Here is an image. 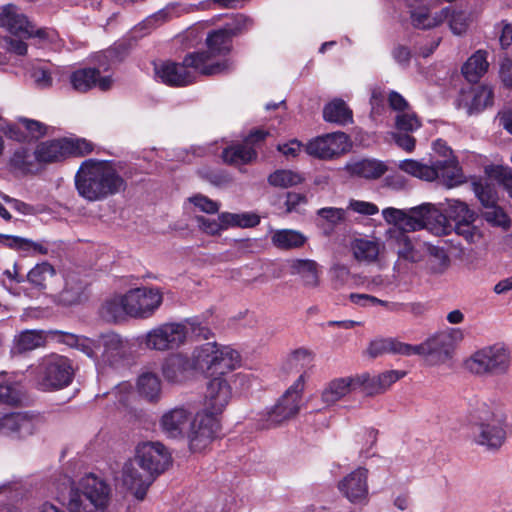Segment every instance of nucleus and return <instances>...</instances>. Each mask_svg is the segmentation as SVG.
<instances>
[{
    "label": "nucleus",
    "mask_w": 512,
    "mask_h": 512,
    "mask_svg": "<svg viewBox=\"0 0 512 512\" xmlns=\"http://www.w3.org/2000/svg\"><path fill=\"white\" fill-rule=\"evenodd\" d=\"M447 215L430 203H424L410 209H397L388 207L382 210L384 220L391 225L398 226L404 231H418L427 229L432 234L447 235L452 226L449 219L455 224L463 221H474V213L468 206L459 200H449L446 209Z\"/></svg>",
    "instance_id": "nucleus-1"
},
{
    "label": "nucleus",
    "mask_w": 512,
    "mask_h": 512,
    "mask_svg": "<svg viewBox=\"0 0 512 512\" xmlns=\"http://www.w3.org/2000/svg\"><path fill=\"white\" fill-rule=\"evenodd\" d=\"M161 432L171 439L186 438L192 452L205 450L216 437L220 424L207 412H193L185 406L166 410L159 420Z\"/></svg>",
    "instance_id": "nucleus-2"
},
{
    "label": "nucleus",
    "mask_w": 512,
    "mask_h": 512,
    "mask_svg": "<svg viewBox=\"0 0 512 512\" xmlns=\"http://www.w3.org/2000/svg\"><path fill=\"white\" fill-rule=\"evenodd\" d=\"M75 188L78 195L88 202H98L125 191L127 182L119 164L87 159L77 170Z\"/></svg>",
    "instance_id": "nucleus-3"
},
{
    "label": "nucleus",
    "mask_w": 512,
    "mask_h": 512,
    "mask_svg": "<svg viewBox=\"0 0 512 512\" xmlns=\"http://www.w3.org/2000/svg\"><path fill=\"white\" fill-rule=\"evenodd\" d=\"M64 342L91 358L100 373L119 367L128 351V341L112 331L100 334L97 339L65 333Z\"/></svg>",
    "instance_id": "nucleus-4"
},
{
    "label": "nucleus",
    "mask_w": 512,
    "mask_h": 512,
    "mask_svg": "<svg viewBox=\"0 0 512 512\" xmlns=\"http://www.w3.org/2000/svg\"><path fill=\"white\" fill-rule=\"evenodd\" d=\"M473 419L474 442L489 450L499 449L509 428L502 407L493 400H479L473 408Z\"/></svg>",
    "instance_id": "nucleus-5"
},
{
    "label": "nucleus",
    "mask_w": 512,
    "mask_h": 512,
    "mask_svg": "<svg viewBox=\"0 0 512 512\" xmlns=\"http://www.w3.org/2000/svg\"><path fill=\"white\" fill-rule=\"evenodd\" d=\"M232 37L223 28L213 30L206 37V50L190 53L186 63L201 75H217L231 70L234 62L227 56L232 50Z\"/></svg>",
    "instance_id": "nucleus-6"
},
{
    "label": "nucleus",
    "mask_w": 512,
    "mask_h": 512,
    "mask_svg": "<svg viewBox=\"0 0 512 512\" xmlns=\"http://www.w3.org/2000/svg\"><path fill=\"white\" fill-rule=\"evenodd\" d=\"M193 370L209 376L224 375L240 365V354L228 345L207 342L194 348L191 355Z\"/></svg>",
    "instance_id": "nucleus-7"
},
{
    "label": "nucleus",
    "mask_w": 512,
    "mask_h": 512,
    "mask_svg": "<svg viewBox=\"0 0 512 512\" xmlns=\"http://www.w3.org/2000/svg\"><path fill=\"white\" fill-rule=\"evenodd\" d=\"M33 372L35 385L42 391L63 389L72 382L74 375L71 361L58 354L42 358Z\"/></svg>",
    "instance_id": "nucleus-8"
},
{
    "label": "nucleus",
    "mask_w": 512,
    "mask_h": 512,
    "mask_svg": "<svg viewBox=\"0 0 512 512\" xmlns=\"http://www.w3.org/2000/svg\"><path fill=\"white\" fill-rule=\"evenodd\" d=\"M464 368L478 376H497L506 373L510 366V354L499 345L483 347L464 360Z\"/></svg>",
    "instance_id": "nucleus-9"
},
{
    "label": "nucleus",
    "mask_w": 512,
    "mask_h": 512,
    "mask_svg": "<svg viewBox=\"0 0 512 512\" xmlns=\"http://www.w3.org/2000/svg\"><path fill=\"white\" fill-rule=\"evenodd\" d=\"M304 390V375L285 391L277 403L260 419L261 429H271L295 417L300 410V401Z\"/></svg>",
    "instance_id": "nucleus-10"
},
{
    "label": "nucleus",
    "mask_w": 512,
    "mask_h": 512,
    "mask_svg": "<svg viewBox=\"0 0 512 512\" xmlns=\"http://www.w3.org/2000/svg\"><path fill=\"white\" fill-rule=\"evenodd\" d=\"M0 28L21 38L37 37L53 40L55 35L53 30L37 28L14 4L0 6Z\"/></svg>",
    "instance_id": "nucleus-11"
},
{
    "label": "nucleus",
    "mask_w": 512,
    "mask_h": 512,
    "mask_svg": "<svg viewBox=\"0 0 512 512\" xmlns=\"http://www.w3.org/2000/svg\"><path fill=\"white\" fill-rule=\"evenodd\" d=\"M188 323H164L146 333L143 343L148 349L168 351L186 342Z\"/></svg>",
    "instance_id": "nucleus-12"
},
{
    "label": "nucleus",
    "mask_w": 512,
    "mask_h": 512,
    "mask_svg": "<svg viewBox=\"0 0 512 512\" xmlns=\"http://www.w3.org/2000/svg\"><path fill=\"white\" fill-rule=\"evenodd\" d=\"M163 302V294L157 287H138L126 292L128 316L136 319L150 318Z\"/></svg>",
    "instance_id": "nucleus-13"
},
{
    "label": "nucleus",
    "mask_w": 512,
    "mask_h": 512,
    "mask_svg": "<svg viewBox=\"0 0 512 512\" xmlns=\"http://www.w3.org/2000/svg\"><path fill=\"white\" fill-rule=\"evenodd\" d=\"M199 229L208 235H219L222 231L232 227H253L259 224L260 219L251 213L223 212L217 218L205 216L196 217Z\"/></svg>",
    "instance_id": "nucleus-14"
},
{
    "label": "nucleus",
    "mask_w": 512,
    "mask_h": 512,
    "mask_svg": "<svg viewBox=\"0 0 512 512\" xmlns=\"http://www.w3.org/2000/svg\"><path fill=\"white\" fill-rule=\"evenodd\" d=\"M369 471L357 467L347 473L337 484L340 494L354 505H365L369 501Z\"/></svg>",
    "instance_id": "nucleus-15"
},
{
    "label": "nucleus",
    "mask_w": 512,
    "mask_h": 512,
    "mask_svg": "<svg viewBox=\"0 0 512 512\" xmlns=\"http://www.w3.org/2000/svg\"><path fill=\"white\" fill-rule=\"evenodd\" d=\"M134 460L152 477L165 471L171 461V456L160 442H143L136 448Z\"/></svg>",
    "instance_id": "nucleus-16"
},
{
    "label": "nucleus",
    "mask_w": 512,
    "mask_h": 512,
    "mask_svg": "<svg viewBox=\"0 0 512 512\" xmlns=\"http://www.w3.org/2000/svg\"><path fill=\"white\" fill-rule=\"evenodd\" d=\"M348 136L344 132H334L310 140L305 152L315 158L332 159L349 150Z\"/></svg>",
    "instance_id": "nucleus-17"
},
{
    "label": "nucleus",
    "mask_w": 512,
    "mask_h": 512,
    "mask_svg": "<svg viewBox=\"0 0 512 512\" xmlns=\"http://www.w3.org/2000/svg\"><path fill=\"white\" fill-rule=\"evenodd\" d=\"M405 375L404 371L388 370L376 375L361 373L353 376L356 390H360L366 396H376L385 393Z\"/></svg>",
    "instance_id": "nucleus-18"
},
{
    "label": "nucleus",
    "mask_w": 512,
    "mask_h": 512,
    "mask_svg": "<svg viewBox=\"0 0 512 512\" xmlns=\"http://www.w3.org/2000/svg\"><path fill=\"white\" fill-rule=\"evenodd\" d=\"M154 477L134 460L126 461L122 467L120 482L138 500H143Z\"/></svg>",
    "instance_id": "nucleus-19"
},
{
    "label": "nucleus",
    "mask_w": 512,
    "mask_h": 512,
    "mask_svg": "<svg viewBox=\"0 0 512 512\" xmlns=\"http://www.w3.org/2000/svg\"><path fill=\"white\" fill-rule=\"evenodd\" d=\"M231 397V387L223 375L213 377L207 384L205 409L202 412H207L219 421L218 415L224 411Z\"/></svg>",
    "instance_id": "nucleus-20"
},
{
    "label": "nucleus",
    "mask_w": 512,
    "mask_h": 512,
    "mask_svg": "<svg viewBox=\"0 0 512 512\" xmlns=\"http://www.w3.org/2000/svg\"><path fill=\"white\" fill-rule=\"evenodd\" d=\"M155 74L158 79L169 86L181 87L195 81L196 72L192 65L186 63V57L182 63L171 61L155 64Z\"/></svg>",
    "instance_id": "nucleus-21"
},
{
    "label": "nucleus",
    "mask_w": 512,
    "mask_h": 512,
    "mask_svg": "<svg viewBox=\"0 0 512 512\" xmlns=\"http://www.w3.org/2000/svg\"><path fill=\"white\" fill-rule=\"evenodd\" d=\"M26 280L32 290L41 294H52L59 289L62 279L56 269L44 261L29 270Z\"/></svg>",
    "instance_id": "nucleus-22"
},
{
    "label": "nucleus",
    "mask_w": 512,
    "mask_h": 512,
    "mask_svg": "<svg viewBox=\"0 0 512 512\" xmlns=\"http://www.w3.org/2000/svg\"><path fill=\"white\" fill-rule=\"evenodd\" d=\"M267 134L268 132L263 130H255L251 132L246 138L244 144L234 145L223 151L222 156L224 161L232 165H242L252 162L257 156L252 144L264 140Z\"/></svg>",
    "instance_id": "nucleus-23"
},
{
    "label": "nucleus",
    "mask_w": 512,
    "mask_h": 512,
    "mask_svg": "<svg viewBox=\"0 0 512 512\" xmlns=\"http://www.w3.org/2000/svg\"><path fill=\"white\" fill-rule=\"evenodd\" d=\"M112 82L111 76H101L96 68L78 69L70 76L72 88L77 92H87L94 87L106 91L110 89Z\"/></svg>",
    "instance_id": "nucleus-24"
},
{
    "label": "nucleus",
    "mask_w": 512,
    "mask_h": 512,
    "mask_svg": "<svg viewBox=\"0 0 512 512\" xmlns=\"http://www.w3.org/2000/svg\"><path fill=\"white\" fill-rule=\"evenodd\" d=\"M191 10L192 6L190 5L177 2L169 3L162 9L145 18L136 29L144 30L143 34H148L165 23L189 13Z\"/></svg>",
    "instance_id": "nucleus-25"
},
{
    "label": "nucleus",
    "mask_w": 512,
    "mask_h": 512,
    "mask_svg": "<svg viewBox=\"0 0 512 512\" xmlns=\"http://www.w3.org/2000/svg\"><path fill=\"white\" fill-rule=\"evenodd\" d=\"M8 167L13 174L19 176L36 174L40 169L35 150L32 151L26 146L18 147L12 152Z\"/></svg>",
    "instance_id": "nucleus-26"
},
{
    "label": "nucleus",
    "mask_w": 512,
    "mask_h": 512,
    "mask_svg": "<svg viewBox=\"0 0 512 512\" xmlns=\"http://www.w3.org/2000/svg\"><path fill=\"white\" fill-rule=\"evenodd\" d=\"M36 429L35 419L22 413H10L0 418V431L13 437L32 435Z\"/></svg>",
    "instance_id": "nucleus-27"
},
{
    "label": "nucleus",
    "mask_w": 512,
    "mask_h": 512,
    "mask_svg": "<svg viewBox=\"0 0 512 512\" xmlns=\"http://www.w3.org/2000/svg\"><path fill=\"white\" fill-rule=\"evenodd\" d=\"M355 390L354 376L334 378L323 387L321 401L326 407H330Z\"/></svg>",
    "instance_id": "nucleus-28"
},
{
    "label": "nucleus",
    "mask_w": 512,
    "mask_h": 512,
    "mask_svg": "<svg viewBox=\"0 0 512 512\" xmlns=\"http://www.w3.org/2000/svg\"><path fill=\"white\" fill-rule=\"evenodd\" d=\"M384 244L376 237L355 238L351 243L354 258L361 263L372 264L378 261Z\"/></svg>",
    "instance_id": "nucleus-29"
},
{
    "label": "nucleus",
    "mask_w": 512,
    "mask_h": 512,
    "mask_svg": "<svg viewBox=\"0 0 512 512\" xmlns=\"http://www.w3.org/2000/svg\"><path fill=\"white\" fill-rule=\"evenodd\" d=\"M450 8L445 7L432 12L427 6L415 7L410 11V21L416 29H433L440 26L449 17Z\"/></svg>",
    "instance_id": "nucleus-30"
},
{
    "label": "nucleus",
    "mask_w": 512,
    "mask_h": 512,
    "mask_svg": "<svg viewBox=\"0 0 512 512\" xmlns=\"http://www.w3.org/2000/svg\"><path fill=\"white\" fill-rule=\"evenodd\" d=\"M401 232L396 238L398 256L406 261L418 263L425 260L427 242L418 238H410L404 231L396 226Z\"/></svg>",
    "instance_id": "nucleus-31"
},
{
    "label": "nucleus",
    "mask_w": 512,
    "mask_h": 512,
    "mask_svg": "<svg viewBox=\"0 0 512 512\" xmlns=\"http://www.w3.org/2000/svg\"><path fill=\"white\" fill-rule=\"evenodd\" d=\"M453 349L444 338L441 332L428 338L419 345H411V355L435 356L439 360L450 357Z\"/></svg>",
    "instance_id": "nucleus-32"
},
{
    "label": "nucleus",
    "mask_w": 512,
    "mask_h": 512,
    "mask_svg": "<svg viewBox=\"0 0 512 512\" xmlns=\"http://www.w3.org/2000/svg\"><path fill=\"white\" fill-rule=\"evenodd\" d=\"M71 147L68 138L44 141L37 145L35 149L36 157L39 164L60 161L69 156Z\"/></svg>",
    "instance_id": "nucleus-33"
},
{
    "label": "nucleus",
    "mask_w": 512,
    "mask_h": 512,
    "mask_svg": "<svg viewBox=\"0 0 512 512\" xmlns=\"http://www.w3.org/2000/svg\"><path fill=\"white\" fill-rule=\"evenodd\" d=\"M288 268L291 275L300 276L304 286L308 288L318 287L319 265L312 259H291L288 261Z\"/></svg>",
    "instance_id": "nucleus-34"
},
{
    "label": "nucleus",
    "mask_w": 512,
    "mask_h": 512,
    "mask_svg": "<svg viewBox=\"0 0 512 512\" xmlns=\"http://www.w3.org/2000/svg\"><path fill=\"white\" fill-rule=\"evenodd\" d=\"M190 370H193L190 358L181 353L168 356L162 367L165 379L173 383L184 380Z\"/></svg>",
    "instance_id": "nucleus-35"
},
{
    "label": "nucleus",
    "mask_w": 512,
    "mask_h": 512,
    "mask_svg": "<svg viewBox=\"0 0 512 512\" xmlns=\"http://www.w3.org/2000/svg\"><path fill=\"white\" fill-rule=\"evenodd\" d=\"M468 114L478 113L493 104V90L489 86H478L462 95Z\"/></svg>",
    "instance_id": "nucleus-36"
},
{
    "label": "nucleus",
    "mask_w": 512,
    "mask_h": 512,
    "mask_svg": "<svg viewBox=\"0 0 512 512\" xmlns=\"http://www.w3.org/2000/svg\"><path fill=\"white\" fill-rule=\"evenodd\" d=\"M126 293L107 298L99 309L100 317L108 323H118L128 316Z\"/></svg>",
    "instance_id": "nucleus-37"
},
{
    "label": "nucleus",
    "mask_w": 512,
    "mask_h": 512,
    "mask_svg": "<svg viewBox=\"0 0 512 512\" xmlns=\"http://www.w3.org/2000/svg\"><path fill=\"white\" fill-rule=\"evenodd\" d=\"M434 168L437 173L436 180L449 188L463 182L461 169L455 158L434 160Z\"/></svg>",
    "instance_id": "nucleus-38"
},
{
    "label": "nucleus",
    "mask_w": 512,
    "mask_h": 512,
    "mask_svg": "<svg viewBox=\"0 0 512 512\" xmlns=\"http://www.w3.org/2000/svg\"><path fill=\"white\" fill-rule=\"evenodd\" d=\"M367 353L374 358L386 353L412 356L411 345L394 338H380L371 341L367 348Z\"/></svg>",
    "instance_id": "nucleus-39"
},
{
    "label": "nucleus",
    "mask_w": 512,
    "mask_h": 512,
    "mask_svg": "<svg viewBox=\"0 0 512 512\" xmlns=\"http://www.w3.org/2000/svg\"><path fill=\"white\" fill-rule=\"evenodd\" d=\"M45 342L46 336L43 331L25 330L15 336L11 352L22 354L44 346Z\"/></svg>",
    "instance_id": "nucleus-40"
},
{
    "label": "nucleus",
    "mask_w": 512,
    "mask_h": 512,
    "mask_svg": "<svg viewBox=\"0 0 512 512\" xmlns=\"http://www.w3.org/2000/svg\"><path fill=\"white\" fill-rule=\"evenodd\" d=\"M347 169L351 175L365 179H377L387 171V166L384 162L376 159H363L349 164Z\"/></svg>",
    "instance_id": "nucleus-41"
},
{
    "label": "nucleus",
    "mask_w": 512,
    "mask_h": 512,
    "mask_svg": "<svg viewBox=\"0 0 512 512\" xmlns=\"http://www.w3.org/2000/svg\"><path fill=\"white\" fill-rule=\"evenodd\" d=\"M24 396V390L20 383L10 379H0V415L4 408L20 405Z\"/></svg>",
    "instance_id": "nucleus-42"
},
{
    "label": "nucleus",
    "mask_w": 512,
    "mask_h": 512,
    "mask_svg": "<svg viewBox=\"0 0 512 512\" xmlns=\"http://www.w3.org/2000/svg\"><path fill=\"white\" fill-rule=\"evenodd\" d=\"M487 52L476 51L462 67V73L469 82H477L488 70Z\"/></svg>",
    "instance_id": "nucleus-43"
},
{
    "label": "nucleus",
    "mask_w": 512,
    "mask_h": 512,
    "mask_svg": "<svg viewBox=\"0 0 512 512\" xmlns=\"http://www.w3.org/2000/svg\"><path fill=\"white\" fill-rule=\"evenodd\" d=\"M427 268L432 274L444 273L450 265V258L442 247L427 242L425 250Z\"/></svg>",
    "instance_id": "nucleus-44"
},
{
    "label": "nucleus",
    "mask_w": 512,
    "mask_h": 512,
    "mask_svg": "<svg viewBox=\"0 0 512 512\" xmlns=\"http://www.w3.org/2000/svg\"><path fill=\"white\" fill-rule=\"evenodd\" d=\"M271 241L275 247L289 250L302 247L306 243L307 237L297 230L280 229L272 234Z\"/></svg>",
    "instance_id": "nucleus-45"
},
{
    "label": "nucleus",
    "mask_w": 512,
    "mask_h": 512,
    "mask_svg": "<svg viewBox=\"0 0 512 512\" xmlns=\"http://www.w3.org/2000/svg\"><path fill=\"white\" fill-rule=\"evenodd\" d=\"M398 167L403 172L421 180L434 181L437 178L434 160L428 165L413 159H406L400 161Z\"/></svg>",
    "instance_id": "nucleus-46"
},
{
    "label": "nucleus",
    "mask_w": 512,
    "mask_h": 512,
    "mask_svg": "<svg viewBox=\"0 0 512 512\" xmlns=\"http://www.w3.org/2000/svg\"><path fill=\"white\" fill-rule=\"evenodd\" d=\"M137 389L140 395L150 401H155L161 394V381L156 373L144 371L138 377Z\"/></svg>",
    "instance_id": "nucleus-47"
},
{
    "label": "nucleus",
    "mask_w": 512,
    "mask_h": 512,
    "mask_svg": "<svg viewBox=\"0 0 512 512\" xmlns=\"http://www.w3.org/2000/svg\"><path fill=\"white\" fill-rule=\"evenodd\" d=\"M323 117L328 122L344 125L352 121V111L343 100L334 99L324 107Z\"/></svg>",
    "instance_id": "nucleus-48"
},
{
    "label": "nucleus",
    "mask_w": 512,
    "mask_h": 512,
    "mask_svg": "<svg viewBox=\"0 0 512 512\" xmlns=\"http://www.w3.org/2000/svg\"><path fill=\"white\" fill-rule=\"evenodd\" d=\"M313 360L314 355L311 351L304 348H300L295 350L288 356L284 364V369L287 372H300L299 376H301L302 374L305 376L306 370L312 366Z\"/></svg>",
    "instance_id": "nucleus-49"
},
{
    "label": "nucleus",
    "mask_w": 512,
    "mask_h": 512,
    "mask_svg": "<svg viewBox=\"0 0 512 512\" xmlns=\"http://www.w3.org/2000/svg\"><path fill=\"white\" fill-rule=\"evenodd\" d=\"M349 298L352 303H354L358 306L367 307V306L382 305L387 310L392 311V312L402 311L406 307L405 304L398 303V302L383 301V300H380V299H378L374 296L368 295V294L352 293Z\"/></svg>",
    "instance_id": "nucleus-50"
},
{
    "label": "nucleus",
    "mask_w": 512,
    "mask_h": 512,
    "mask_svg": "<svg viewBox=\"0 0 512 512\" xmlns=\"http://www.w3.org/2000/svg\"><path fill=\"white\" fill-rule=\"evenodd\" d=\"M302 176L291 170H277L268 177L272 186L288 188L301 183Z\"/></svg>",
    "instance_id": "nucleus-51"
},
{
    "label": "nucleus",
    "mask_w": 512,
    "mask_h": 512,
    "mask_svg": "<svg viewBox=\"0 0 512 512\" xmlns=\"http://www.w3.org/2000/svg\"><path fill=\"white\" fill-rule=\"evenodd\" d=\"M395 126L399 131L412 133L420 128L421 122L412 110H408L406 112L397 113Z\"/></svg>",
    "instance_id": "nucleus-52"
},
{
    "label": "nucleus",
    "mask_w": 512,
    "mask_h": 512,
    "mask_svg": "<svg viewBox=\"0 0 512 512\" xmlns=\"http://www.w3.org/2000/svg\"><path fill=\"white\" fill-rule=\"evenodd\" d=\"M53 71L46 64H38L31 71V78L40 89H48L53 85Z\"/></svg>",
    "instance_id": "nucleus-53"
},
{
    "label": "nucleus",
    "mask_w": 512,
    "mask_h": 512,
    "mask_svg": "<svg viewBox=\"0 0 512 512\" xmlns=\"http://www.w3.org/2000/svg\"><path fill=\"white\" fill-rule=\"evenodd\" d=\"M484 219L493 226H498L507 230L510 228L511 221L507 214L498 206L494 205L486 208L483 213Z\"/></svg>",
    "instance_id": "nucleus-54"
},
{
    "label": "nucleus",
    "mask_w": 512,
    "mask_h": 512,
    "mask_svg": "<svg viewBox=\"0 0 512 512\" xmlns=\"http://www.w3.org/2000/svg\"><path fill=\"white\" fill-rule=\"evenodd\" d=\"M84 293V286L81 282L71 284L66 282V286L60 294V301L65 305H74L81 301Z\"/></svg>",
    "instance_id": "nucleus-55"
},
{
    "label": "nucleus",
    "mask_w": 512,
    "mask_h": 512,
    "mask_svg": "<svg viewBox=\"0 0 512 512\" xmlns=\"http://www.w3.org/2000/svg\"><path fill=\"white\" fill-rule=\"evenodd\" d=\"M448 20L449 27L453 34L462 35L468 28V16L463 11H456L450 9Z\"/></svg>",
    "instance_id": "nucleus-56"
},
{
    "label": "nucleus",
    "mask_w": 512,
    "mask_h": 512,
    "mask_svg": "<svg viewBox=\"0 0 512 512\" xmlns=\"http://www.w3.org/2000/svg\"><path fill=\"white\" fill-rule=\"evenodd\" d=\"M254 25V20L246 15H238L235 17L232 23L227 24L223 29L226 32H229V35L233 38L237 35H240L249 29H251Z\"/></svg>",
    "instance_id": "nucleus-57"
},
{
    "label": "nucleus",
    "mask_w": 512,
    "mask_h": 512,
    "mask_svg": "<svg viewBox=\"0 0 512 512\" xmlns=\"http://www.w3.org/2000/svg\"><path fill=\"white\" fill-rule=\"evenodd\" d=\"M474 192L485 208L496 205L497 195L495 189L481 182L474 184Z\"/></svg>",
    "instance_id": "nucleus-58"
},
{
    "label": "nucleus",
    "mask_w": 512,
    "mask_h": 512,
    "mask_svg": "<svg viewBox=\"0 0 512 512\" xmlns=\"http://www.w3.org/2000/svg\"><path fill=\"white\" fill-rule=\"evenodd\" d=\"M189 202L193 204L199 211L207 214H215L220 209V203L202 195L197 194L190 197Z\"/></svg>",
    "instance_id": "nucleus-59"
},
{
    "label": "nucleus",
    "mask_w": 512,
    "mask_h": 512,
    "mask_svg": "<svg viewBox=\"0 0 512 512\" xmlns=\"http://www.w3.org/2000/svg\"><path fill=\"white\" fill-rule=\"evenodd\" d=\"M473 221H463L455 224L457 234L462 235L469 243H476L481 238L480 231L472 225Z\"/></svg>",
    "instance_id": "nucleus-60"
},
{
    "label": "nucleus",
    "mask_w": 512,
    "mask_h": 512,
    "mask_svg": "<svg viewBox=\"0 0 512 512\" xmlns=\"http://www.w3.org/2000/svg\"><path fill=\"white\" fill-rule=\"evenodd\" d=\"M491 175L496 178L512 198V171L503 166H496L492 169Z\"/></svg>",
    "instance_id": "nucleus-61"
},
{
    "label": "nucleus",
    "mask_w": 512,
    "mask_h": 512,
    "mask_svg": "<svg viewBox=\"0 0 512 512\" xmlns=\"http://www.w3.org/2000/svg\"><path fill=\"white\" fill-rule=\"evenodd\" d=\"M348 209L365 216L375 215L379 212L377 205L367 201L350 200Z\"/></svg>",
    "instance_id": "nucleus-62"
},
{
    "label": "nucleus",
    "mask_w": 512,
    "mask_h": 512,
    "mask_svg": "<svg viewBox=\"0 0 512 512\" xmlns=\"http://www.w3.org/2000/svg\"><path fill=\"white\" fill-rule=\"evenodd\" d=\"M68 143L72 146L69 149L70 155H85L93 150V145L86 139H68Z\"/></svg>",
    "instance_id": "nucleus-63"
},
{
    "label": "nucleus",
    "mask_w": 512,
    "mask_h": 512,
    "mask_svg": "<svg viewBox=\"0 0 512 512\" xmlns=\"http://www.w3.org/2000/svg\"><path fill=\"white\" fill-rule=\"evenodd\" d=\"M318 215L332 225H337L344 219V210L341 208L326 207L320 209Z\"/></svg>",
    "instance_id": "nucleus-64"
}]
</instances>
